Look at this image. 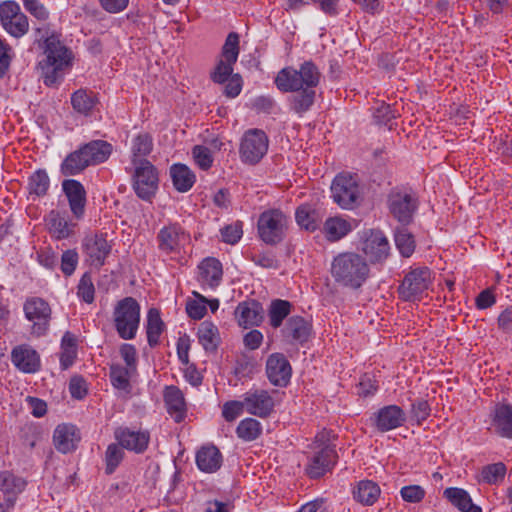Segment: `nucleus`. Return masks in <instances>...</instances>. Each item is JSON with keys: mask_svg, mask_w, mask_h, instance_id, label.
Segmentation results:
<instances>
[{"mask_svg": "<svg viewBox=\"0 0 512 512\" xmlns=\"http://www.w3.org/2000/svg\"><path fill=\"white\" fill-rule=\"evenodd\" d=\"M24 313L26 318L33 323V334L42 336L47 332L51 319V308L46 301L37 297L28 299L24 304Z\"/></svg>", "mask_w": 512, "mask_h": 512, "instance_id": "4468645a", "label": "nucleus"}, {"mask_svg": "<svg viewBox=\"0 0 512 512\" xmlns=\"http://www.w3.org/2000/svg\"><path fill=\"white\" fill-rule=\"evenodd\" d=\"M71 396L76 399H82L87 394V384L80 376H74L69 383Z\"/></svg>", "mask_w": 512, "mask_h": 512, "instance_id": "e2e57ef3", "label": "nucleus"}, {"mask_svg": "<svg viewBox=\"0 0 512 512\" xmlns=\"http://www.w3.org/2000/svg\"><path fill=\"white\" fill-rule=\"evenodd\" d=\"M153 149V141L148 133H139L131 141V163L133 166L148 161L146 157Z\"/></svg>", "mask_w": 512, "mask_h": 512, "instance_id": "2f4dec72", "label": "nucleus"}, {"mask_svg": "<svg viewBox=\"0 0 512 512\" xmlns=\"http://www.w3.org/2000/svg\"><path fill=\"white\" fill-rule=\"evenodd\" d=\"M242 223L235 222L233 224L227 225L221 230V236L224 242L228 244H236L242 237Z\"/></svg>", "mask_w": 512, "mask_h": 512, "instance_id": "bf43d9fd", "label": "nucleus"}, {"mask_svg": "<svg viewBox=\"0 0 512 512\" xmlns=\"http://www.w3.org/2000/svg\"><path fill=\"white\" fill-rule=\"evenodd\" d=\"M262 429V424L258 420L247 417L239 422L236 434L241 440L251 442L262 434Z\"/></svg>", "mask_w": 512, "mask_h": 512, "instance_id": "79ce46f5", "label": "nucleus"}, {"mask_svg": "<svg viewBox=\"0 0 512 512\" xmlns=\"http://www.w3.org/2000/svg\"><path fill=\"white\" fill-rule=\"evenodd\" d=\"M283 338L289 343H304L311 333L309 323L300 316L290 317L282 329Z\"/></svg>", "mask_w": 512, "mask_h": 512, "instance_id": "393cba45", "label": "nucleus"}, {"mask_svg": "<svg viewBox=\"0 0 512 512\" xmlns=\"http://www.w3.org/2000/svg\"><path fill=\"white\" fill-rule=\"evenodd\" d=\"M331 196L341 208L353 209L361 197L358 176L348 172L339 173L332 181Z\"/></svg>", "mask_w": 512, "mask_h": 512, "instance_id": "0eeeda50", "label": "nucleus"}, {"mask_svg": "<svg viewBox=\"0 0 512 512\" xmlns=\"http://www.w3.org/2000/svg\"><path fill=\"white\" fill-rule=\"evenodd\" d=\"M389 242L380 230H370L366 233L362 251L371 262H381L389 255Z\"/></svg>", "mask_w": 512, "mask_h": 512, "instance_id": "f3484780", "label": "nucleus"}, {"mask_svg": "<svg viewBox=\"0 0 512 512\" xmlns=\"http://www.w3.org/2000/svg\"><path fill=\"white\" fill-rule=\"evenodd\" d=\"M94 285L88 275H84L78 285V296L86 303H91L94 300Z\"/></svg>", "mask_w": 512, "mask_h": 512, "instance_id": "052dcab7", "label": "nucleus"}, {"mask_svg": "<svg viewBox=\"0 0 512 512\" xmlns=\"http://www.w3.org/2000/svg\"><path fill=\"white\" fill-rule=\"evenodd\" d=\"M53 441L56 449L61 453H68L75 449L79 436L73 425H58L54 430Z\"/></svg>", "mask_w": 512, "mask_h": 512, "instance_id": "cd10ccee", "label": "nucleus"}, {"mask_svg": "<svg viewBox=\"0 0 512 512\" xmlns=\"http://www.w3.org/2000/svg\"><path fill=\"white\" fill-rule=\"evenodd\" d=\"M164 401L170 416L180 422L186 415V403L181 390L176 386H168L164 391Z\"/></svg>", "mask_w": 512, "mask_h": 512, "instance_id": "bb28decb", "label": "nucleus"}, {"mask_svg": "<svg viewBox=\"0 0 512 512\" xmlns=\"http://www.w3.org/2000/svg\"><path fill=\"white\" fill-rule=\"evenodd\" d=\"M380 493L379 486L370 480L360 481L353 491L354 498L364 505H373L379 498Z\"/></svg>", "mask_w": 512, "mask_h": 512, "instance_id": "58836bf2", "label": "nucleus"}, {"mask_svg": "<svg viewBox=\"0 0 512 512\" xmlns=\"http://www.w3.org/2000/svg\"><path fill=\"white\" fill-rule=\"evenodd\" d=\"M11 361L23 373H36L41 366L39 354L27 344L18 345L12 350Z\"/></svg>", "mask_w": 512, "mask_h": 512, "instance_id": "6ab92c4d", "label": "nucleus"}, {"mask_svg": "<svg viewBox=\"0 0 512 512\" xmlns=\"http://www.w3.org/2000/svg\"><path fill=\"white\" fill-rule=\"evenodd\" d=\"M222 463V456L215 446H204L196 455V464L198 468L206 473L217 471Z\"/></svg>", "mask_w": 512, "mask_h": 512, "instance_id": "7c9ffc66", "label": "nucleus"}, {"mask_svg": "<svg viewBox=\"0 0 512 512\" xmlns=\"http://www.w3.org/2000/svg\"><path fill=\"white\" fill-rule=\"evenodd\" d=\"M405 421V413L397 405L381 408L374 415V424L381 432H387L400 427Z\"/></svg>", "mask_w": 512, "mask_h": 512, "instance_id": "4be33fe9", "label": "nucleus"}, {"mask_svg": "<svg viewBox=\"0 0 512 512\" xmlns=\"http://www.w3.org/2000/svg\"><path fill=\"white\" fill-rule=\"evenodd\" d=\"M90 165L105 162L112 153V145L103 140L91 141L82 146Z\"/></svg>", "mask_w": 512, "mask_h": 512, "instance_id": "473e14b6", "label": "nucleus"}, {"mask_svg": "<svg viewBox=\"0 0 512 512\" xmlns=\"http://www.w3.org/2000/svg\"><path fill=\"white\" fill-rule=\"evenodd\" d=\"M235 318L244 328L258 326L263 321V308L255 300L240 302L235 310Z\"/></svg>", "mask_w": 512, "mask_h": 512, "instance_id": "b1692460", "label": "nucleus"}, {"mask_svg": "<svg viewBox=\"0 0 512 512\" xmlns=\"http://www.w3.org/2000/svg\"><path fill=\"white\" fill-rule=\"evenodd\" d=\"M222 275V264L216 258H205L198 265L197 280L204 288L215 289L221 283Z\"/></svg>", "mask_w": 512, "mask_h": 512, "instance_id": "412c9836", "label": "nucleus"}, {"mask_svg": "<svg viewBox=\"0 0 512 512\" xmlns=\"http://www.w3.org/2000/svg\"><path fill=\"white\" fill-rule=\"evenodd\" d=\"M319 72L317 66L311 61L301 64L300 69L292 67L281 69L276 78L277 88L283 92L298 91L307 86L313 88L318 84Z\"/></svg>", "mask_w": 512, "mask_h": 512, "instance_id": "20e7f679", "label": "nucleus"}, {"mask_svg": "<svg viewBox=\"0 0 512 512\" xmlns=\"http://www.w3.org/2000/svg\"><path fill=\"white\" fill-rule=\"evenodd\" d=\"M133 167V188L135 193L139 198L149 201L158 189V172L150 161H144L140 165Z\"/></svg>", "mask_w": 512, "mask_h": 512, "instance_id": "9d476101", "label": "nucleus"}, {"mask_svg": "<svg viewBox=\"0 0 512 512\" xmlns=\"http://www.w3.org/2000/svg\"><path fill=\"white\" fill-rule=\"evenodd\" d=\"M140 312V305L133 297H125L115 304L113 324L121 339L132 340L136 337L140 326Z\"/></svg>", "mask_w": 512, "mask_h": 512, "instance_id": "7ed1b4c3", "label": "nucleus"}, {"mask_svg": "<svg viewBox=\"0 0 512 512\" xmlns=\"http://www.w3.org/2000/svg\"><path fill=\"white\" fill-rule=\"evenodd\" d=\"M425 489L420 485H407L401 488L402 499L409 503H419L425 497Z\"/></svg>", "mask_w": 512, "mask_h": 512, "instance_id": "4d7b16f0", "label": "nucleus"}, {"mask_svg": "<svg viewBox=\"0 0 512 512\" xmlns=\"http://www.w3.org/2000/svg\"><path fill=\"white\" fill-rule=\"evenodd\" d=\"M338 454L335 444L324 445L322 442V475L330 472L334 465L337 463Z\"/></svg>", "mask_w": 512, "mask_h": 512, "instance_id": "5fc2aeb1", "label": "nucleus"}, {"mask_svg": "<svg viewBox=\"0 0 512 512\" xmlns=\"http://www.w3.org/2000/svg\"><path fill=\"white\" fill-rule=\"evenodd\" d=\"M174 187L179 192H186L191 189L195 182V175L184 164H174L170 169Z\"/></svg>", "mask_w": 512, "mask_h": 512, "instance_id": "e433bc0d", "label": "nucleus"}, {"mask_svg": "<svg viewBox=\"0 0 512 512\" xmlns=\"http://www.w3.org/2000/svg\"><path fill=\"white\" fill-rule=\"evenodd\" d=\"M243 341L246 348L255 350L262 344L263 334L259 330H251L244 335Z\"/></svg>", "mask_w": 512, "mask_h": 512, "instance_id": "69168bd1", "label": "nucleus"}, {"mask_svg": "<svg viewBox=\"0 0 512 512\" xmlns=\"http://www.w3.org/2000/svg\"><path fill=\"white\" fill-rule=\"evenodd\" d=\"M433 278V273L428 267L412 268L399 286L400 297L405 301H420L428 295Z\"/></svg>", "mask_w": 512, "mask_h": 512, "instance_id": "423d86ee", "label": "nucleus"}, {"mask_svg": "<svg viewBox=\"0 0 512 512\" xmlns=\"http://www.w3.org/2000/svg\"><path fill=\"white\" fill-rule=\"evenodd\" d=\"M50 185V180L47 173L43 170L34 172L29 178V191L30 194L36 196H43L47 193Z\"/></svg>", "mask_w": 512, "mask_h": 512, "instance_id": "de8ad7c7", "label": "nucleus"}, {"mask_svg": "<svg viewBox=\"0 0 512 512\" xmlns=\"http://www.w3.org/2000/svg\"><path fill=\"white\" fill-rule=\"evenodd\" d=\"M46 224L50 234L60 240L68 238L74 228V224L69 222L59 211L52 210L46 217Z\"/></svg>", "mask_w": 512, "mask_h": 512, "instance_id": "c756f323", "label": "nucleus"}, {"mask_svg": "<svg viewBox=\"0 0 512 512\" xmlns=\"http://www.w3.org/2000/svg\"><path fill=\"white\" fill-rule=\"evenodd\" d=\"M287 227V216L277 209L263 212L258 219L259 236L267 244L280 242L286 233Z\"/></svg>", "mask_w": 512, "mask_h": 512, "instance_id": "6e6552de", "label": "nucleus"}, {"mask_svg": "<svg viewBox=\"0 0 512 512\" xmlns=\"http://www.w3.org/2000/svg\"><path fill=\"white\" fill-rule=\"evenodd\" d=\"M301 90L302 92L294 95L291 99L292 108L298 113L307 111L315 99V91L312 88L305 86Z\"/></svg>", "mask_w": 512, "mask_h": 512, "instance_id": "09e8293b", "label": "nucleus"}, {"mask_svg": "<svg viewBox=\"0 0 512 512\" xmlns=\"http://www.w3.org/2000/svg\"><path fill=\"white\" fill-rule=\"evenodd\" d=\"M296 221L302 228L315 231L320 221L319 199H312L309 203L302 204L296 210Z\"/></svg>", "mask_w": 512, "mask_h": 512, "instance_id": "a878e982", "label": "nucleus"}, {"mask_svg": "<svg viewBox=\"0 0 512 512\" xmlns=\"http://www.w3.org/2000/svg\"><path fill=\"white\" fill-rule=\"evenodd\" d=\"M124 457L123 447L116 443L110 444L105 452L106 472L111 474Z\"/></svg>", "mask_w": 512, "mask_h": 512, "instance_id": "603ef678", "label": "nucleus"}, {"mask_svg": "<svg viewBox=\"0 0 512 512\" xmlns=\"http://www.w3.org/2000/svg\"><path fill=\"white\" fill-rule=\"evenodd\" d=\"M243 397L248 414L266 418L274 411L276 401L273 393L268 390L261 388L250 389L243 394Z\"/></svg>", "mask_w": 512, "mask_h": 512, "instance_id": "2eb2a0df", "label": "nucleus"}, {"mask_svg": "<svg viewBox=\"0 0 512 512\" xmlns=\"http://www.w3.org/2000/svg\"><path fill=\"white\" fill-rule=\"evenodd\" d=\"M418 205V197L409 189H393L387 197L390 215L403 226L409 225L413 221Z\"/></svg>", "mask_w": 512, "mask_h": 512, "instance_id": "39448f33", "label": "nucleus"}, {"mask_svg": "<svg viewBox=\"0 0 512 512\" xmlns=\"http://www.w3.org/2000/svg\"><path fill=\"white\" fill-rule=\"evenodd\" d=\"M198 339L205 350H214L217 347L219 334L217 326L211 321H203L198 328Z\"/></svg>", "mask_w": 512, "mask_h": 512, "instance_id": "37998d69", "label": "nucleus"}, {"mask_svg": "<svg viewBox=\"0 0 512 512\" xmlns=\"http://www.w3.org/2000/svg\"><path fill=\"white\" fill-rule=\"evenodd\" d=\"M292 304L287 300L275 299L268 308L269 324L273 328H279L285 318L291 313Z\"/></svg>", "mask_w": 512, "mask_h": 512, "instance_id": "ea45409f", "label": "nucleus"}, {"mask_svg": "<svg viewBox=\"0 0 512 512\" xmlns=\"http://www.w3.org/2000/svg\"><path fill=\"white\" fill-rule=\"evenodd\" d=\"M110 379L116 389L127 391L129 387V373L127 368L117 365L112 366L110 369Z\"/></svg>", "mask_w": 512, "mask_h": 512, "instance_id": "864d4df0", "label": "nucleus"}, {"mask_svg": "<svg viewBox=\"0 0 512 512\" xmlns=\"http://www.w3.org/2000/svg\"><path fill=\"white\" fill-rule=\"evenodd\" d=\"M195 299L189 300L186 304V312L192 319H202L207 312V298L200 293L193 291Z\"/></svg>", "mask_w": 512, "mask_h": 512, "instance_id": "8fccbe9b", "label": "nucleus"}, {"mask_svg": "<svg viewBox=\"0 0 512 512\" xmlns=\"http://www.w3.org/2000/svg\"><path fill=\"white\" fill-rule=\"evenodd\" d=\"M145 328L148 344L151 347H155L159 344L160 336L165 329V324L157 308H150L148 310Z\"/></svg>", "mask_w": 512, "mask_h": 512, "instance_id": "72a5a7b5", "label": "nucleus"}, {"mask_svg": "<svg viewBox=\"0 0 512 512\" xmlns=\"http://www.w3.org/2000/svg\"><path fill=\"white\" fill-rule=\"evenodd\" d=\"M78 263V254L73 250H67L62 254L61 257V270L69 276L71 275Z\"/></svg>", "mask_w": 512, "mask_h": 512, "instance_id": "680f3d73", "label": "nucleus"}, {"mask_svg": "<svg viewBox=\"0 0 512 512\" xmlns=\"http://www.w3.org/2000/svg\"><path fill=\"white\" fill-rule=\"evenodd\" d=\"M96 98L92 92L80 89L71 96L73 109L83 115H89L96 105Z\"/></svg>", "mask_w": 512, "mask_h": 512, "instance_id": "a19ab883", "label": "nucleus"}, {"mask_svg": "<svg viewBox=\"0 0 512 512\" xmlns=\"http://www.w3.org/2000/svg\"><path fill=\"white\" fill-rule=\"evenodd\" d=\"M374 118L378 124H388V122L395 118L391 108L389 105L382 103L379 107L376 108L374 112Z\"/></svg>", "mask_w": 512, "mask_h": 512, "instance_id": "774afa93", "label": "nucleus"}, {"mask_svg": "<svg viewBox=\"0 0 512 512\" xmlns=\"http://www.w3.org/2000/svg\"><path fill=\"white\" fill-rule=\"evenodd\" d=\"M242 90V79L240 75L234 74L227 80L224 93L229 98H235Z\"/></svg>", "mask_w": 512, "mask_h": 512, "instance_id": "0e129e2a", "label": "nucleus"}, {"mask_svg": "<svg viewBox=\"0 0 512 512\" xmlns=\"http://www.w3.org/2000/svg\"><path fill=\"white\" fill-rule=\"evenodd\" d=\"M331 274L337 282L351 288H359L369 276V266L361 255L344 252L333 259Z\"/></svg>", "mask_w": 512, "mask_h": 512, "instance_id": "f257e3e1", "label": "nucleus"}, {"mask_svg": "<svg viewBox=\"0 0 512 512\" xmlns=\"http://www.w3.org/2000/svg\"><path fill=\"white\" fill-rule=\"evenodd\" d=\"M444 496L462 512L473 505L468 492L461 488H447L444 491Z\"/></svg>", "mask_w": 512, "mask_h": 512, "instance_id": "a18cd8bd", "label": "nucleus"}, {"mask_svg": "<svg viewBox=\"0 0 512 512\" xmlns=\"http://www.w3.org/2000/svg\"><path fill=\"white\" fill-rule=\"evenodd\" d=\"M268 151V138L262 130L245 132L240 144V157L248 164L258 163Z\"/></svg>", "mask_w": 512, "mask_h": 512, "instance_id": "f8f14e48", "label": "nucleus"}, {"mask_svg": "<svg viewBox=\"0 0 512 512\" xmlns=\"http://www.w3.org/2000/svg\"><path fill=\"white\" fill-rule=\"evenodd\" d=\"M0 20L4 30L15 38H21L29 30L27 16L18 3L6 1L0 4Z\"/></svg>", "mask_w": 512, "mask_h": 512, "instance_id": "9b49d317", "label": "nucleus"}, {"mask_svg": "<svg viewBox=\"0 0 512 512\" xmlns=\"http://www.w3.org/2000/svg\"><path fill=\"white\" fill-rule=\"evenodd\" d=\"M375 381L369 375H364L359 382L358 394L364 397L373 395L377 390Z\"/></svg>", "mask_w": 512, "mask_h": 512, "instance_id": "338daca9", "label": "nucleus"}, {"mask_svg": "<svg viewBox=\"0 0 512 512\" xmlns=\"http://www.w3.org/2000/svg\"><path fill=\"white\" fill-rule=\"evenodd\" d=\"M193 158L196 164L203 170H207L213 163V157L210 150L201 145H197L192 150Z\"/></svg>", "mask_w": 512, "mask_h": 512, "instance_id": "13d9d810", "label": "nucleus"}, {"mask_svg": "<svg viewBox=\"0 0 512 512\" xmlns=\"http://www.w3.org/2000/svg\"><path fill=\"white\" fill-rule=\"evenodd\" d=\"M158 248L164 254L179 253L190 241V235L178 223L164 225L157 234Z\"/></svg>", "mask_w": 512, "mask_h": 512, "instance_id": "ddd939ff", "label": "nucleus"}, {"mask_svg": "<svg viewBox=\"0 0 512 512\" xmlns=\"http://www.w3.org/2000/svg\"><path fill=\"white\" fill-rule=\"evenodd\" d=\"M90 164L82 147L70 153L61 165V172L63 175L72 176L80 173Z\"/></svg>", "mask_w": 512, "mask_h": 512, "instance_id": "4c0bfd02", "label": "nucleus"}, {"mask_svg": "<svg viewBox=\"0 0 512 512\" xmlns=\"http://www.w3.org/2000/svg\"><path fill=\"white\" fill-rule=\"evenodd\" d=\"M111 251L108 241L102 236L89 237L84 243V252L89 264L100 268Z\"/></svg>", "mask_w": 512, "mask_h": 512, "instance_id": "5701e85b", "label": "nucleus"}, {"mask_svg": "<svg viewBox=\"0 0 512 512\" xmlns=\"http://www.w3.org/2000/svg\"><path fill=\"white\" fill-rule=\"evenodd\" d=\"M244 412H246V405L243 395L241 399L227 401L222 406V416L227 422L235 421Z\"/></svg>", "mask_w": 512, "mask_h": 512, "instance_id": "3c124183", "label": "nucleus"}, {"mask_svg": "<svg viewBox=\"0 0 512 512\" xmlns=\"http://www.w3.org/2000/svg\"><path fill=\"white\" fill-rule=\"evenodd\" d=\"M44 55L45 59L40 62L42 76L44 83L52 86L58 82L63 70L69 66L71 54L58 37L52 35L45 40Z\"/></svg>", "mask_w": 512, "mask_h": 512, "instance_id": "f03ea898", "label": "nucleus"}, {"mask_svg": "<svg viewBox=\"0 0 512 512\" xmlns=\"http://www.w3.org/2000/svg\"><path fill=\"white\" fill-rule=\"evenodd\" d=\"M266 374L273 385L284 387L290 381L292 368L283 354L273 353L267 358Z\"/></svg>", "mask_w": 512, "mask_h": 512, "instance_id": "dca6fc26", "label": "nucleus"}, {"mask_svg": "<svg viewBox=\"0 0 512 512\" xmlns=\"http://www.w3.org/2000/svg\"><path fill=\"white\" fill-rule=\"evenodd\" d=\"M25 486L26 482L24 479L16 477L7 471L0 473V490L8 495L5 503L7 509L12 508L14 505V499H12L10 495L15 496L21 493L25 489Z\"/></svg>", "mask_w": 512, "mask_h": 512, "instance_id": "c9c22d12", "label": "nucleus"}, {"mask_svg": "<svg viewBox=\"0 0 512 512\" xmlns=\"http://www.w3.org/2000/svg\"><path fill=\"white\" fill-rule=\"evenodd\" d=\"M506 466L502 462L486 465L481 470V481L487 484H498L504 480Z\"/></svg>", "mask_w": 512, "mask_h": 512, "instance_id": "49530a36", "label": "nucleus"}, {"mask_svg": "<svg viewBox=\"0 0 512 512\" xmlns=\"http://www.w3.org/2000/svg\"><path fill=\"white\" fill-rule=\"evenodd\" d=\"M62 189L68 199L70 210L75 219L83 217L86 204V191L83 185L74 179L63 181Z\"/></svg>", "mask_w": 512, "mask_h": 512, "instance_id": "aec40b11", "label": "nucleus"}, {"mask_svg": "<svg viewBox=\"0 0 512 512\" xmlns=\"http://www.w3.org/2000/svg\"><path fill=\"white\" fill-rule=\"evenodd\" d=\"M353 229V221L342 216L326 219L324 223L325 238L329 242H336L348 235Z\"/></svg>", "mask_w": 512, "mask_h": 512, "instance_id": "c85d7f7f", "label": "nucleus"}, {"mask_svg": "<svg viewBox=\"0 0 512 512\" xmlns=\"http://www.w3.org/2000/svg\"><path fill=\"white\" fill-rule=\"evenodd\" d=\"M114 437L121 447L136 453L144 452L150 439L147 431L134 430L124 426L115 429Z\"/></svg>", "mask_w": 512, "mask_h": 512, "instance_id": "a211bd4d", "label": "nucleus"}, {"mask_svg": "<svg viewBox=\"0 0 512 512\" xmlns=\"http://www.w3.org/2000/svg\"><path fill=\"white\" fill-rule=\"evenodd\" d=\"M394 240L397 249L404 257H410L415 250V240L413 234L405 228L402 227L396 228L394 232Z\"/></svg>", "mask_w": 512, "mask_h": 512, "instance_id": "c03bdc74", "label": "nucleus"}, {"mask_svg": "<svg viewBox=\"0 0 512 512\" xmlns=\"http://www.w3.org/2000/svg\"><path fill=\"white\" fill-rule=\"evenodd\" d=\"M239 55V36L235 32L228 34L222 47L220 59L211 77L216 83H224L232 76L233 66Z\"/></svg>", "mask_w": 512, "mask_h": 512, "instance_id": "1a4fd4ad", "label": "nucleus"}, {"mask_svg": "<svg viewBox=\"0 0 512 512\" xmlns=\"http://www.w3.org/2000/svg\"><path fill=\"white\" fill-rule=\"evenodd\" d=\"M24 8L37 20L46 23L49 19V11L40 0H22Z\"/></svg>", "mask_w": 512, "mask_h": 512, "instance_id": "6e6d98bb", "label": "nucleus"}, {"mask_svg": "<svg viewBox=\"0 0 512 512\" xmlns=\"http://www.w3.org/2000/svg\"><path fill=\"white\" fill-rule=\"evenodd\" d=\"M493 425L500 436L512 438V406L497 405L494 411Z\"/></svg>", "mask_w": 512, "mask_h": 512, "instance_id": "f704fd0d", "label": "nucleus"}]
</instances>
